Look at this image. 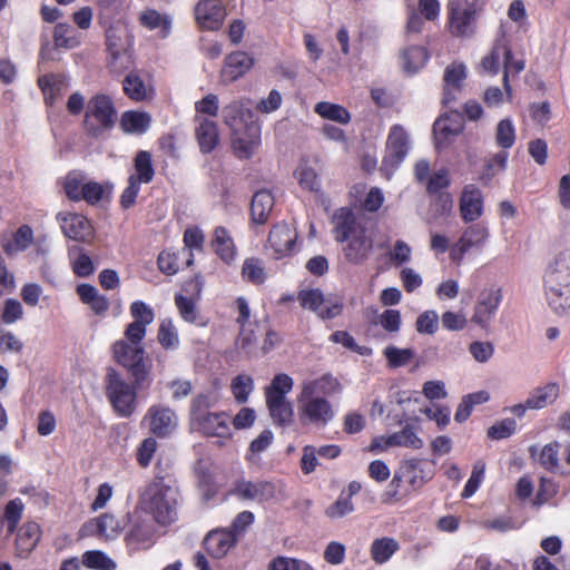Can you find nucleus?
<instances>
[{"mask_svg":"<svg viewBox=\"0 0 570 570\" xmlns=\"http://www.w3.org/2000/svg\"><path fill=\"white\" fill-rule=\"evenodd\" d=\"M489 237L488 227L482 224H473L469 226L458 240L454 247V253L458 252L462 257L466 252L473 247H482Z\"/></svg>","mask_w":570,"mask_h":570,"instance_id":"25","label":"nucleus"},{"mask_svg":"<svg viewBox=\"0 0 570 570\" xmlns=\"http://www.w3.org/2000/svg\"><path fill=\"white\" fill-rule=\"evenodd\" d=\"M293 379L285 374H276L265 389L266 405L274 424L286 426L293 421V406L286 394L293 389Z\"/></svg>","mask_w":570,"mask_h":570,"instance_id":"3","label":"nucleus"},{"mask_svg":"<svg viewBox=\"0 0 570 570\" xmlns=\"http://www.w3.org/2000/svg\"><path fill=\"white\" fill-rule=\"evenodd\" d=\"M343 248L345 259L354 265L366 262L373 249V239L366 234V228L347 239Z\"/></svg>","mask_w":570,"mask_h":570,"instance_id":"17","label":"nucleus"},{"mask_svg":"<svg viewBox=\"0 0 570 570\" xmlns=\"http://www.w3.org/2000/svg\"><path fill=\"white\" fill-rule=\"evenodd\" d=\"M85 184L83 177L78 174L70 173L65 180V191L67 197L70 200L79 202Z\"/></svg>","mask_w":570,"mask_h":570,"instance_id":"63","label":"nucleus"},{"mask_svg":"<svg viewBox=\"0 0 570 570\" xmlns=\"http://www.w3.org/2000/svg\"><path fill=\"white\" fill-rule=\"evenodd\" d=\"M544 285H570V250L559 253L548 265L543 278Z\"/></svg>","mask_w":570,"mask_h":570,"instance_id":"19","label":"nucleus"},{"mask_svg":"<svg viewBox=\"0 0 570 570\" xmlns=\"http://www.w3.org/2000/svg\"><path fill=\"white\" fill-rule=\"evenodd\" d=\"M215 400L210 393H198L191 401L189 406V423L194 428L197 423H204L205 417L209 415L210 409L214 406Z\"/></svg>","mask_w":570,"mask_h":570,"instance_id":"35","label":"nucleus"},{"mask_svg":"<svg viewBox=\"0 0 570 570\" xmlns=\"http://www.w3.org/2000/svg\"><path fill=\"white\" fill-rule=\"evenodd\" d=\"M463 130V119L459 114L449 115L439 118L433 126V131L436 136L444 139L450 136H458Z\"/></svg>","mask_w":570,"mask_h":570,"instance_id":"37","label":"nucleus"},{"mask_svg":"<svg viewBox=\"0 0 570 570\" xmlns=\"http://www.w3.org/2000/svg\"><path fill=\"white\" fill-rule=\"evenodd\" d=\"M297 299L302 307L313 311L323 320L334 318L343 309L342 303L326 298L318 288L299 291Z\"/></svg>","mask_w":570,"mask_h":570,"instance_id":"8","label":"nucleus"},{"mask_svg":"<svg viewBox=\"0 0 570 570\" xmlns=\"http://www.w3.org/2000/svg\"><path fill=\"white\" fill-rule=\"evenodd\" d=\"M409 149L410 140L405 129L401 125L392 126L386 139L385 153L380 168L386 178H390L405 159Z\"/></svg>","mask_w":570,"mask_h":570,"instance_id":"6","label":"nucleus"},{"mask_svg":"<svg viewBox=\"0 0 570 570\" xmlns=\"http://www.w3.org/2000/svg\"><path fill=\"white\" fill-rule=\"evenodd\" d=\"M222 117L224 124L232 132H237L246 126L258 124L255 112L250 108V101L245 98L233 100L224 106Z\"/></svg>","mask_w":570,"mask_h":570,"instance_id":"11","label":"nucleus"},{"mask_svg":"<svg viewBox=\"0 0 570 570\" xmlns=\"http://www.w3.org/2000/svg\"><path fill=\"white\" fill-rule=\"evenodd\" d=\"M465 67L462 63H452L446 67L444 72V99L443 102L448 105L453 97L451 96L449 87L459 88L461 82L465 79Z\"/></svg>","mask_w":570,"mask_h":570,"instance_id":"43","label":"nucleus"},{"mask_svg":"<svg viewBox=\"0 0 570 570\" xmlns=\"http://www.w3.org/2000/svg\"><path fill=\"white\" fill-rule=\"evenodd\" d=\"M460 213L465 223L478 220L483 214V195L474 185L464 187L460 197Z\"/></svg>","mask_w":570,"mask_h":570,"instance_id":"18","label":"nucleus"},{"mask_svg":"<svg viewBox=\"0 0 570 570\" xmlns=\"http://www.w3.org/2000/svg\"><path fill=\"white\" fill-rule=\"evenodd\" d=\"M242 276L249 283L256 285L263 284L266 279L263 262L254 257L245 259L242 267Z\"/></svg>","mask_w":570,"mask_h":570,"instance_id":"49","label":"nucleus"},{"mask_svg":"<svg viewBox=\"0 0 570 570\" xmlns=\"http://www.w3.org/2000/svg\"><path fill=\"white\" fill-rule=\"evenodd\" d=\"M106 396L114 411L121 417H129L136 411L137 390L135 380L128 383L115 368H108L105 379Z\"/></svg>","mask_w":570,"mask_h":570,"instance_id":"4","label":"nucleus"},{"mask_svg":"<svg viewBox=\"0 0 570 570\" xmlns=\"http://www.w3.org/2000/svg\"><path fill=\"white\" fill-rule=\"evenodd\" d=\"M299 185L308 190H316L318 188V179L315 169L307 166L302 161L296 170Z\"/></svg>","mask_w":570,"mask_h":570,"instance_id":"64","label":"nucleus"},{"mask_svg":"<svg viewBox=\"0 0 570 570\" xmlns=\"http://www.w3.org/2000/svg\"><path fill=\"white\" fill-rule=\"evenodd\" d=\"M547 303L558 315L570 314V285H544Z\"/></svg>","mask_w":570,"mask_h":570,"instance_id":"29","label":"nucleus"},{"mask_svg":"<svg viewBox=\"0 0 570 570\" xmlns=\"http://www.w3.org/2000/svg\"><path fill=\"white\" fill-rule=\"evenodd\" d=\"M214 246L216 254L226 263H230L235 257L233 239L227 230L219 226L214 232Z\"/></svg>","mask_w":570,"mask_h":570,"instance_id":"42","label":"nucleus"},{"mask_svg":"<svg viewBox=\"0 0 570 570\" xmlns=\"http://www.w3.org/2000/svg\"><path fill=\"white\" fill-rule=\"evenodd\" d=\"M495 141L501 148H511L515 141V130L510 119H502L495 130Z\"/></svg>","mask_w":570,"mask_h":570,"instance_id":"54","label":"nucleus"},{"mask_svg":"<svg viewBox=\"0 0 570 570\" xmlns=\"http://www.w3.org/2000/svg\"><path fill=\"white\" fill-rule=\"evenodd\" d=\"M142 26L149 29L161 28L164 37H166L170 29V20L161 16L157 10H147L140 16Z\"/></svg>","mask_w":570,"mask_h":570,"instance_id":"55","label":"nucleus"},{"mask_svg":"<svg viewBox=\"0 0 570 570\" xmlns=\"http://www.w3.org/2000/svg\"><path fill=\"white\" fill-rule=\"evenodd\" d=\"M198 124L195 130L199 149L203 154L212 153L219 144V130L214 120L196 116Z\"/></svg>","mask_w":570,"mask_h":570,"instance_id":"24","label":"nucleus"},{"mask_svg":"<svg viewBox=\"0 0 570 570\" xmlns=\"http://www.w3.org/2000/svg\"><path fill=\"white\" fill-rule=\"evenodd\" d=\"M399 549L400 544L394 538L383 537L372 542L370 552L376 564H383L387 562Z\"/></svg>","mask_w":570,"mask_h":570,"instance_id":"36","label":"nucleus"},{"mask_svg":"<svg viewBox=\"0 0 570 570\" xmlns=\"http://www.w3.org/2000/svg\"><path fill=\"white\" fill-rule=\"evenodd\" d=\"M82 564L92 570H116V562L100 550H89L82 554Z\"/></svg>","mask_w":570,"mask_h":570,"instance_id":"45","label":"nucleus"},{"mask_svg":"<svg viewBox=\"0 0 570 570\" xmlns=\"http://www.w3.org/2000/svg\"><path fill=\"white\" fill-rule=\"evenodd\" d=\"M226 16L219 0H204L195 8V18L202 29L216 31L223 26Z\"/></svg>","mask_w":570,"mask_h":570,"instance_id":"15","label":"nucleus"},{"mask_svg":"<svg viewBox=\"0 0 570 570\" xmlns=\"http://www.w3.org/2000/svg\"><path fill=\"white\" fill-rule=\"evenodd\" d=\"M158 341L160 345L168 350L178 345V335L176 328L170 320H164L158 330Z\"/></svg>","mask_w":570,"mask_h":570,"instance_id":"56","label":"nucleus"},{"mask_svg":"<svg viewBox=\"0 0 570 570\" xmlns=\"http://www.w3.org/2000/svg\"><path fill=\"white\" fill-rule=\"evenodd\" d=\"M134 167L136 174L129 177L136 178V181L140 184H148L155 176V170L151 161V154L146 150H140L136 154L134 159Z\"/></svg>","mask_w":570,"mask_h":570,"instance_id":"38","label":"nucleus"},{"mask_svg":"<svg viewBox=\"0 0 570 570\" xmlns=\"http://www.w3.org/2000/svg\"><path fill=\"white\" fill-rule=\"evenodd\" d=\"M144 422L148 423L149 432L157 438L169 436L178 426L176 412L161 404L151 405L144 417Z\"/></svg>","mask_w":570,"mask_h":570,"instance_id":"9","label":"nucleus"},{"mask_svg":"<svg viewBox=\"0 0 570 570\" xmlns=\"http://www.w3.org/2000/svg\"><path fill=\"white\" fill-rule=\"evenodd\" d=\"M154 527L149 521L137 520L126 533V542L132 549L147 548L153 543Z\"/></svg>","mask_w":570,"mask_h":570,"instance_id":"30","label":"nucleus"},{"mask_svg":"<svg viewBox=\"0 0 570 570\" xmlns=\"http://www.w3.org/2000/svg\"><path fill=\"white\" fill-rule=\"evenodd\" d=\"M178 494V488L170 478L157 475L145 488L140 503L159 524L166 525L176 520Z\"/></svg>","mask_w":570,"mask_h":570,"instance_id":"1","label":"nucleus"},{"mask_svg":"<svg viewBox=\"0 0 570 570\" xmlns=\"http://www.w3.org/2000/svg\"><path fill=\"white\" fill-rule=\"evenodd\" d=\"M261 128L258 124L244 127L237 132H232V144L235 154L239 158H249L259 142Z\"/></svg>","mask_w":570,"mask_h":570,"instance_id":"20","label":"nucleus"},{"mask_svg":"<svg viewBox=\"0 0 570 570\" xmlns=\"http://www.w3.org/2000/svg\"><path fill=\"white\" fill-rule=\"evenodd\" d=\"M502 301L500 288H490L479 294L472 321L482 328L488 327Z\"/></svg>","mask_w":570,"mask_h":570,"instance_id":"14","label":"nucleus"},{"mask_svg":"<svg viewBox=\"0 0 570 570\" xmlns=\"http://www.w3.org/2000/svg\"><path fill=\"white\" fill-rule=\"evenodd\" d=\"M120 125L126 132L142 134L150 125V117L146 112L126 111L121 116Z\"/></svg>","mask_w":570,"mask_h":570,"instance_id":"40","label":"nucleus"},{"mask_svg":"<svg viewBox=\"0 0 570 570\" xmlns=\"http://www.w3.org/2000/svg\"><path fill=\"white\" fill-rule=\"evenodd\" d=\"M560 395L558 383L551 382L544 386L537 387L527 399V405L530 410H541L556 402Z\"/></svg>","mask_w":570,"mask_h":570,"instance_id":"33","label":"nucleus"},{"mask_svg":"<svg viewBox=\"0 0 570 570\" xmlns=\"http://www.w3.org/2000/svg\"><path fill=\"white\" fill-rule=\"evenodd\" d=\"M254 66V58L245 51H235L225 57L222 76L229 81H236L246 75Z\"/></svg>","mask_w":570,"mask_h":570,"instance_id":"22","label":"nucleus"},{"mask_svg":"<svg viewBox=\"0 0 570 570\" xmlns=\"http://www.w3.org/2000/svg\"><path fill=\"white\" fill-rule=\"evenodd\" d=\"M478 0H450V32L455 37H468L474 31Z\"/></svg>","mask_w":570,"mask_h":570,"instance_id":"7","label":"nucleus"},{"mask_svg":"<svg viewBox=\"0 0 570 570\" xmlns=\"http://www.w3.org/2000/svg\"><path fill=\"white\" fill-rule=\"evenodd\" d=\"M57 219L63 235L79 243H90L95 236V229L87 217L77 213H58Z\"/></svg>","mask_w":570,"mask_h":570,"instance_id":"10","label":"nucleus"},{"mask_svg":"<svg viewBox=\"0 0 570 570\" xmlns=\"http://www.w3.org/2000/svg\"><path fill=\"white\" fill-rule=\"evenodd\" d=\"M119 531V521L109 513H104L99 518L86 522L81 528L85 535H96L106 540L116 538Z\"/></svg>","mask_w":570,"mask_h":570,"instance_id":"21","label":"nucleus"},{"mask_svg":"<svg viewBox=\"0 0 570 570\" xmlns=\"http://www.w3.org/2000/svg\"><path fill=\"white\" fill-rule=\"evenodd\" d=\"M230 389L237 403H246L254 390V380L247 374H239L232 380Z\"/></svg>","mask_w":570,"mask_h":570,"instance_id":"50","label":"nucleus"},{"mask_svg":"<svg viewBox=\"0 0 570 570\" xmlns=\"http://www.w3.org/2000/svg\"><path fill=\"white\" fill-rule=\"evenodd\" d=\"M117 111L112 99L105 94L95 95L86 106L83 126L91 137H99L116 124Z\"/></svg>","mask_w":570,"mask_h":570,"instance_id":"5","label":"nucleus"},{"mask_svg":"<svg viewBox=\"0 0 570 570\" xmlns=\"http://www.w3.org/2000/svg\"><path fill=\"white\" fill-rule=\"evenodd\" d=\"M268 570H314L306 561L288 558L276 557L268 566Z\"/></svg>","mask_w":570,"mask_h":570,"instance_id":"59","label":"nucleus"},{"mask_svg":"<svg viewBox=\"0 0 570 570\" xmlns=\"http://www.w3.org/2000/svg\"><path fill=\"white\" fill-rule=\"evenodd\" d=\"M299 401L303 403L301 411L302 416L307 419L309 423L325 426L335 416L332 404L323 396H303Z\"/></svg>","mask_w":570,"mask_h":570,"instance_id":"12","label":"nucleus"},{"mask_svg":"<svg viewBox=\"0 0 570 570\" xmlns=\"http://www.w3.org/2000/svg\"><path fill=\"white\" fill-rule=\"evenodd\" d=\"M391 446L421 449L423 446V441L415 434L414 430L410 425H406L401 431L386 436L385 448Z\"/></svg>","mask_w":570,"mask_h":570,"instance_id":"39","label":"nucleus"},{"mask_svg":"<svg viewBox=\"0 0 570 570\" xmlns=\"http://www.w3.org/2000/svg\"><path fill=\"white\" fill-rule=\"evenodd\" d=\"M354 511V505L348 497H345V491H342L338 499L326 508L325 514L330 519L343 518Z\"/></svg>","mask_w":570,"mask_h":570,"instance_id":"57","label":"nucleus"},{"mask_svg":"<svg viewBox=\"0 0 570 570\" xmlns=\"http://www.w3.org/2000/svg\"><path fill=\"white\" fill-rule=\"evenodd\" d=\"M33 242V230L28 225L20 226L13 234L12 243L6 248L7 252H22Z\"/></svg>","mask_w":570,"mask_h":570,"instance_id":"53","label":"nucleus"},{"mask_svg":"<svg viewBox=\"0 0 570 570\" xmlns=\"http://www.w3.org/2000/svg\"><path fill=\"white\" fill-rule=\"evenodd\" d=\"M482 525L487 530H492L502 533L511 530H517L520 528V523L508 515L484 520Z\"/></svg>","mask_w":570,"mask_h":570,"instance_id":"61","label":"nucleus"},{"mask_svg":"<svg viewBox=\"0 0 570 570\" xmlns=\"http://www.w3.org/2000/svg\"><path fill=\"white\" fill-rule=\"evenodd\" d=\"M315 112L325 119H330L340 124H347L351 120V115L341 105L322 101L316 104Z\"/></svg>","mask_w":570,"mask_h":570,"instance_id":"46","label":"nucleus"},{"mask_svg":"<svg viewBox=\"0 0 570 570\" xmlns=\"http://www.w3.org/2000/svg\"><path fill=\"white\" fill-rule=\"evenodd\" d=\"M387 364L392 368L405 366L414 357L412 348H399L393 345L386 346L383 351Z\"/></svg>","mask_w":570,"mask_h":570,"instance_id":"51","label":"nucleus"},{"mask_svg":"<svg viewBox=\"0 0 570 570\" xmlns=\"http://www.w3.org/2000/svg\"><path fill=\"white\" fill-rule=\"evenodd\" d=\"M122 91L132 101L140 102L151 98L149 89L137 71L129 72L122 80Z\"/></svg>","mask_w":570,"mask_h":570,"instance_id":"34","label":"nucleus"},{"mask_svg":"<svg viewBox=\"0 0 570 570\" xmlns=\"http://www.w3.org/2000/svg\"><path fill=\"white\" fill-rule=\"evenodd\" d=\"M503 86L507 94L511 95V86L509 83L510 75H518L524 70V60H514L511 49L505 45L503 48Z\"/></svg>","mask_w":570,"mask_h":570,"instance_id":"48","label":"nucleus"},{"mask_svg":"<svg viewBox=\"0 0 570 570\" xmlns=\"http://www.w3.org/2000/svg\"><path fill=\"white\" fill-rule=\"evenodd\" d=\"M559 448L558 442L546 444L539 453V463L548 471H556L559 466Z\"/></svg>","mask_w":570,"mask_h":570,"instance_id":"52","label":"nucleus"},{"mask_svg":"<svg viewBox=\"0 0 570 570\" xmlns=\"http://www.w3.org/2000/svg\"><path fill=\"white\" fill-rule=\"evenodd\" d=\"M334 224V237L337 243H345L353 235L366 227L357 220L355 213L348 207L338 208L332 219Z\"/></svg>","mask_w":570,"mask_h":570,"instance_id":"16","label":"nucleus"},{"mask_svg":"<svg viewBox=\"0 0 570 570\" xmlns=\"http://www.w3.org/2000/svg\"><path fill=\"white\" fill-rule=\"evenodd\" d=\"M275 200L272 193L267 189L256 191L250 202L252 222L263 225L268 220L269 214L274 207Z\"/></svg>","mask_w":570,"mask_h":570,"instance_id":"27","label":"nucleus"},{"mask_svg":"<svg viewBox=\"0 0 570 570\" xmlns=\"http://www.w3.org/2000/svg\"><path fill=\"white\" fill-rule=\"evenodd\" d=\"M110 73L115 76L127 75L135 70V59L132 51H126L117 55L109 56L107 65Z\"/></svg>","mask_w":570,"mask_h":570,"instance_id":"44","label":"nucleus"},{"mask_svg":"<svg viewBox=\"0 0 570 570\" xmlns=\"http://www.w3.org/2000/svg\"><path fill=\"white\" fill-rule=\"evenodd\" d=\"M234 543V535L225 530L210 531L204 540L207 552L217 559L224 557Z\"/></svg>","mask_w":570,"mask_h":570,"instance_id":"28","label":"nucleus"},{"mask_svg":"<svg viewBox=\"0 0 570 570\" xmlns=\"http://www.w3.org/2000/svg\"><path fill=\"white\" fill-rule=\"evenodd\" d=\"M106 46L109 56L131 50V37L125 31L109 29L106 32Z\"/></svg>","mask_w":570,"mask_h":570,"instance_id":"41","label":"nucleus"},{"mask_svg":"<svg viewBox=\"0 0 570 570\" xmlns=\"http://www.w3.org/2000/svg\"><path fill=\"white\" fill-rule=\"evenodd\" d=\"M40 527L36 522H27L18 530L16 538L17 551L20 557L29 554L40 540Z\"/></svg>","mask_w":570,"mask_h":570,"instance_id":"31","label":"nucleus"},{"mask_svg":"<svg viewBox=\"0 0 570 570\" xmlns=\"http://www.w3.org/2000/svg\"><path fill=\"white\" fill-rule=\"evenodd\" d=\"M71 31V27L67 23H58L53 30V42L57 48L71 49L78 43L75 37L68 36Z\"/></svg>","mask_w":570,"mask_h":570,"instance_id":"62","label":"nucleus"},{"mask_svg":"<svg viewBox=\"0 0 570 570\" xmlns=\"http://www.w3.org/2000/svg\"><path fill=\"white\" fill-rule=\"evenodd\" d=\"M230 493L243 501L263 503L275 498V485L269 481L239 480L235 483Z\"/></svg>","mask_w":570,"mask_h":570,"instance_id":"13","label":"nucleus"},{"mask_svg":"<svg viewBox=\"0 0 570 570\" xmlns=\"http://www.w3.org/2000/svg\"><path fill=\"white\" fill-rule=\"evenodd\" d=\"M112 354L115 361L127 368L136 386L150 383L151 362L141 344L119 340L112 345Z\"/></svg>","mask_w":570,"mask_h":570,"instance_id":"2","label":"nucleus"},{"mask_svg":"<svg viewBox=\"0 0 570 570\" xmlns=\"http://www.w3.org/2000/svg\"><path fill=\"white\" fill-rule=\"evenodd\" d=\"M342 385L337 379L333 377L331 374H324L320 379L305 382L302 389L303 396H312L316 393L323 395H334L341 393Z\"/></svg>","mask_w":570,"mask_h":570,"instance_id":"32","label":"nucleus"},{"mask_svg":"<svg viewBox=\"0 0 570 570\" xmlns=\"http://www.w3.org/2000/svg\"><path fill=\"white\" fill-rule=\"evenodd\" d=\"M428 58L429 55L423 47H410L402 53L403 68L406 72L413 73L426 62Z\"/></svg>","mask_w":570,"mask_h":570,"instance_id":"47","label":"nucleus"},{"mask_svg":"<svg viewBox=\"0 0 570 570\" xmlns=\"http://www.w3.org/2000/svg\"><path fill=\"white\" fill-rule=\"evenodd\" d=\"M505 47V42L502 40H499L493 46L491 52L485 56L482 61L481 66L487 72L491 73H498L500 69V59L503 57V48Z\"/></svg>","mask_w":570,"mask_h":570,"instance_id":"58","label":"nucleus"},{"mask_svg":"<svg viewBox=\"0 0 570 570\" xmlns=\"http://www.w3.org/2000/svg\"><path fill=\"white\" fill-rule=\"evenodd\" d=\"M193 429L208 436H217L220 439H229L232 436L227 415L224 412L210 413L205 417L204 423H197Z\"/></svg>","mask_w":570,"mask_h":570,"instance_id":"26","label":"nucleus"},{"mask_svg":"<svg viewBox=\"0 0 570 570\" xmlns=\"http://www.w3.org/2000/svg\"><path fill=\"white\" fill-rule=\"evenodd\" d=\"M296 238V232L286 223L274 225L268 234V243L278 256L291 253Z\"/></svg>","mask_w":570,"mask_h":570,"instance_id":"23","label":"nucleus"},{"mask_svg":"<svg viewBox=\"0 0 570 570\" xmlns=\"http://www.w3.org/2000/svg\"><path fill=\"white\" fill-rule=\"evenodd\" d=\"M517 429V422L513 419H504L488 429V438L492 440H502L511 436Z\"/></svg>","mask_w":570,"mask_h":570,"instance_id":"60","label":"nucleus"}]
</instances>
